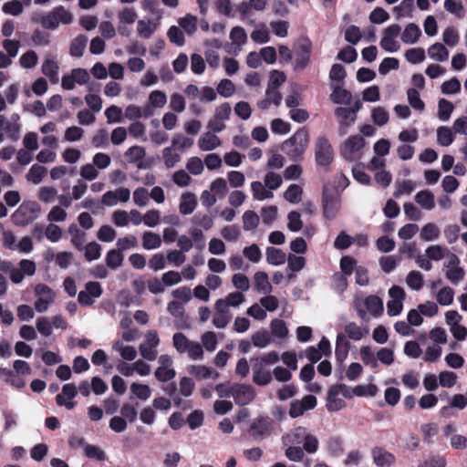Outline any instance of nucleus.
<instances>
[{"label": "nucleus", "mask_w": 467, "mask_h": 467, "mask_svg": "<svg viewBox=\"0 0 467 467\" xmlns=\"http://www.w3.org/2000/svg\"><path fill=\"white\" fill-rule=\"evenodd\" d=\"M281 441L285 457L292 462H301L306 452L314 454L319 448L317 437L303 426L289 430L282 436Z\"/></svg>", "instance_id": "obj_1"}, {"label": "nucleus", "mask_w": 467, "mask_h": 467, "mask_svg": "<svg viewBox=\"0 0 467 467\" xmlns=\"http://www.w3.org/2000/svg\"><path fill=\"white\" fill-rule=\"evenodd\" d=\"M0 270L8 275L13 284L19 285L26 276H33L36 274V265L30 259H21L17 265L9 261H3L0 263Z\"/></svg>", "instance_id": "obj_2"}, {"label": "nucleus", "mask_w": 467, "mask_h": 467, "mask_svg": "<svg viewBox=\"0 0 467 467\" xmlns=\"http://www.w3.org/2000/svg\"><path fill=\"white\" fill-rule=\"evenodd\" d=\"M71 11L63 5H57L45 13L40 18L41 26L48 30H56L60 26H67L73 22Z\"/></svg>", "instance_id": "obj_3"}, {"label": "nucleus", "mask_w": 467, "mask_h": 467, "mask_svg": "<svg viewBox=\"0 0 467 467\" xmlns=\"http://www.w3.org/2000/svg\"><path fill=\"white\" fill-rule=\"evenodd\" d=\"M309 142V134L300 129L282 145V150L292 160L299 159L306 151Z\"/></svg>", "instance_id": "obj_4"}, {"label": "nucleus", "mask_w": 467, "mask_h": 467, "mask_svg": "<svg viewBox=\"0 0 467 467\" xmlns=\"http://www.w3.org/2000/svg\"><path fill=\"white\" fill-rule=\"evenodd\" d=\"M40 212V205L36 202L25 201L12 213L11 221L17 226H26L36 220Z\"/></svg>", "instance_id": "obj_5"}, {"label": "nucleus", "mask_w": 467, "mask_h": 467, "mask_svg": "<svg viewBox=\"0 0 467 467\" xmlns=\"http://www.w3.org/2000/svg\"><path fill=\"white\" fill-rule=\"evenodd\" d=\"M22 132L20 116L13 113L10 117L0 114V143L10 140L17 141Z\"/></svg>", "instance_id": "obj_6"}, {"label": "nucleus", "mask_w": 467, "mask_h": 467, "mask_svg": "<svg viewBox=\"0 0 467 467\" xmlns=\"http://www.w3.org/2000/svg\"><path fill=\"white\" fill-rule=\"evenodd\" d=\"M366 145L365 140L360 135L348 137L340 145L339 150L342 157L348 161H354L361 159L363 149Z\"/></svg>", "instance_id": "obj_7"}, {"label": "nucleus", "mask_w": 467, "mask_h": 467, "mask_svg": "<svg viewBox=\"0 0 467 467\" xmlns=\"http://www.w3.org/2000/svg\"><path fill=\"white\" fill-rule=\"evenodd\" d=\"M362 303H364L368 312L375 317L381 315L383 312V302L379 297L376 296H369L363 301L360 296H356L354 299V307L356 308L358 317L363 320H367L368 317L367 311L362 307Z\"/></svg>", "instance_id": "obj_8"}, {"label": "nucleus", "mask_w": 467, "mask_h": 467, "mask_svg": "<svg viewBox=\"0 0 467 467\" xmlns=\"http://www.w3.org/2000/svg\"><path fill=\"white\" fill-rule=\"evenodd\" d=\"M34 294L36 298L34 308L38 313L46 312L56 298L55 291L45 284H37L34 287Z\"/></svg>", "instance_id": "obj_9"}, {"label": "nucleus", "mask_w": 467, "mask_h": 467, "mask_svg": "<svg viewBox=\"0 0 467 467\" xmlns=\"http://www.w3.org/2000/svg\"><path fill=\"white\" fill-rule=\"evenodd\" d=\"M160 337L156 330H148L144 334V341L140 345L139 350L142 358L153 361L157 358V348L160 345Z\"/></svg>", "instance_id": "obj_10"}, {"label": "nucleus", "mask_w": 467, "mask_h": 467, "mask_svg": "<svg viewBox=\"0 0 467 467\" xmlns=\"http://www.w3.org/2000/svg\"><path fill=\"white\" fill-rule=\"evenodd\" d=\"M157 368L154 376L161 382H167L173 379L176 376L173 358L169 354H161L157 358Z\"/></svg>", "instance_id": "obj_11"}, {"label": "nucleus", "mask_w": 467, "mask_h": 467, "mask_svg": "<svg viewBox=\"0 0 467 467\" xmlns=\"http://www.w3.org/2000/svg\"><path fill=\"white\" fill-rule=\"evenodd\" d=\"M462 317L455 310L445 313V323L452 337L458 341H463L467 337V327L462 325Z\"/></svg>", "instance_id": "obj_12"}, {"label": "nucleus", "mask_w": 467, "mask_h": 467, "mask_svg": "<svg viewBox=\"0 0 467 467\" xmlns=\"http://www.w3.org/2000/svg\"><path fill=\"white\" fill-rule=\"evenodd\" d=\"M316 161L320 166H328L334 159V151L329 140L319 137L315 144Z\"/></svg>", "instance_id": "obj_13"}, {"label": "nucleus", "mask_w": 467, "mask_h": 467, "mask_svg": "<svg viewBox=\"0 0 467 467\" xmlns=\"http://www.w3.org/2000/svg\"><path fill=\"white\" fill-rule=\"evenodd\" d=\"M401 31V27L393 24L389 26L383 31V36L380 40V47L387 52L395 53L400 50V45L397 40Z\"/></svg>", "instance_id": "obj_14"}, {"label": "nucleus", "mask_w": 467, "mask_h": 467, "mask_svg": "<svg viewBox=\"0 0 467 467\" xmlns=\"http://www.w3.org/2000/svg\"><path fill=\"white\" fill-rule=\"evenodd\" d=\"M389 297L387 313L390 317H396L402 311L405 291L400 286L393 285L389 290Z\"/></svg>", "instance_id": "obj_15"}, {"label": "nucleus", "mask_w": 467, "mask_h": 467, "mask_svg": "<svg viewBox=\"0 0 467 467\" xmlns=\"http://www.w3.org/2000/svg\"><path fill=\"white\" fill-rule=\"evenodd\" d=\"M225 395L233 397L239 405H246L254 399L255 391L250 385L235 384L228 389Z\"/></svg>", "instance_id": "obj_16"}, {"label": "nucleus", "mask_w": 467, "mask_h": 467, "mask_svg": "<svg viewBox=\"0 0 467 467\" xmlns=\"http://www.w3.org/2000/svg\"><path fill=\"white\" fill-rule=\"evenodd\" d=\"M229 39L230 43L226 47V51L231 55H238L247 42L245 29L239 26H234L230 31Z\"/></svg>", "instance_id": "obj_17"}, {"label": "nucleus", "mask_w": 467, "mask_h": 467, "mask_svg": "<svg viewBox=\"0 0 467 467\" xmlns=\"http://www.w3.org/2000/svg\"><path fill=\"white\" fill-rule=\"evenodd\" d=\"M444 267L446 268V278L450 282L457 284L463 279L464 270L460 266V259L455 254H449L444 262Z\"/></svg>", "instance_id": "obj_18"}, {"label": "nucleus", "mask_w": 467, "mask_h": 467, "mask_svg": "<svg viewBox=\"0 0 467 467\" xmlns=\"http://www.w3.org/2000/svg\"><path fill=\"white\" fill-rule=\"evenodd\" d=\"M273 429V420L265 417L254 420L251 424L250 431L252 436L255 439H265L272 433Z\"/></svg>", "instance_id": "obj_19"}, {"label": "nucleus", "mask_w": 467, "mask_h": 467, "mask_svg": "<svg viewBox=\"0 0 467 467\" xmlns=\"http://www.w3.org/2000/svg\"><path fill=\"white\" fill-rule=\"evenodd\" d=\"M102 294V289L98 282H88L85 285V290L78 294V302L82 306L92 305L96 298H99Z\"/></svg>", "instance_id": "obj_20"}, {"label": "nucleus", "mask_w": 467, "mask_h": 467, "mask_svg": "<svg viewBox=\"0 0 467 467\" xmlns=\"http://www.w3.org/2000/svg\"><path fill=\"white\" fill-rule=\"evenodd\" d=\"M339 194L332 193L325 187L323 192V209L324 215L327 219H333L336 216L339 208Z\"/></svg>", "instance_id": "obj_21"}, {"label": "nucleus", "mask_w": 467, "mask_h": 467, "mask_svg": "<svg viewBox=\"0 0 467 467\" xmlns=\"http://www.w3.org/2000/svg\"><path fill=\"white\" fill-rule=\"evenodd\" d=\"M130 198V192L127 188H118L115 191H109L102 195L101 202L106 206H114L119 202H127Z\"/></svg>", "instance_id": "obj_22"}, {"label": "nucleus", "mask_w": 467, "mask_h": 467, "mask_svg": "<svg viewBox=\"0 0 467 467\" xmlns=\"http://www.w3.org/2000/svg\"><path fill=\"white\" fill-rule=\"evenodd\" d=\"M335 113L340 125V133L346 134L348 129L356 121V110L348 108H337Z\"/></svg>", "instance_id": "obj_23"}, {"label": "nucleus", "mask_w": 467, "mask_h": 467, "mask_svg": "<svg viewBox=\"0 0 467 467\" xmlns=\"http://www.w3.org/2000/svg\"><path fill=\"white\" fill-rule=\"evenodd\" d=\"M161 14L155 18L140 19L137 23V32L143 38H150L158 29Z\"/></svg>", "instance_id": "obj_24"}, {"label": "nucleus", "mask_w": 467, "mask_h": 467, "mask_svg": "<svg viewBox=\"0 0 467 467\" xmlns=\"http://www.w3.org/2000/svg\"><path fill=\"white\" fill-rule=\"evenodd\" d=\"M215 313L213 317V325L217 328H223L232 319L230 309L225 308L223 303L215 302Z\"/></svg>", "instance_id": "obj_25"}, {"label": "nucleus", "mask_w": 467, "mask_h": 467, "mask_svg": "<svg viewBox=\"0 0 467 467\" xmlns=\"http://www.w3.org/2000/svg\"><path fill=\"white\" fill-rule=\"evenodd\" d=\"M371 454L377 467H391L396 462L394 454L380 447L373 449Z\"/></svg>", "instance_id": "obj_26"}, {"label": "nucleus", "mask_w": 467, "mask_h": 467, "mask_svg": "<svg viewBox=\"0 0 467 467\" xmlns=\"http://www.w3.org/2000/svg\"><path fill=\"white\" fill-rule=\"evenodd\" d=\"M112 349L127 361H132L137 358V349L130 345L123 342V339H116L112 344Z\"/></svg>", "instance_id": "obj_27"}, {"label": "nucleus", "mask_w": 467, "mask_h": 467, "mask_svg": "<svg viewBox=\"0 0 467 467\" xmlns=\"http://www.w3.org/2000/svg\"><path fill=\"white\" fill-rule=\"evenodd\" d=\"M197 144L202 150L211 151L221 145V140L217 135L208 131L200 136Z\"/></svg>", "instance_id": "obj_28"}, {"label": "nucleus", "mask_w": 467, "mask_h": 467, "mask_svg": "<svg viewBox=\"0 0 467 467\" xmlns=\"http://www.w3.org/2000/svg\"><path fill=\"white\" fill-rule=\"evenodd\" d=\"M187 372L199 379H216L218 373L212 368L203 365H190L187 367Z\"/></svg>", "instance_id": "obj_29"}, {"label": "nucleus", "mask_w": 467, "mask_h": 467, "mask_svg": "<svg viewBox=\"0 0 467 467\" xmlns=\"http://www.w3.org/2000/svg\"><path fill=\"white\" fill-rule=\"evenodd\" d=\"M197 206V198L192 192H183L180 198L179 211L182 214L188 215L193 213Z\"/></svg>", "instance_id": "obj_30"}, {"label": "nucleus", "mask_w": 467, "mask_h": 467, "mask_svg": "<svg viewBox=\"0 0 467 467\" xmlns=\"http://www.w3.org/2000/svg\"><path fill=\"white\" fill-rule=\"evenodd\" d=\"M42 73L56 84L58 82L59 67L57 63L50 57H47L42 64Z\"/></svg>", "instance_id": "obj_31"}, {"label": "nucleus", "mask_w": 467, "mask_h": 467, "mask_svg": "<svg viewBox=\"0 0 467 467\" xmlns=\"http://www.w3.org/2000/svg\"><path fill=\"white\" fill-rule=\"evenodd\" d=\"M254 283L259 293L268 295L272 292V285L269 282L268 275L263 271H257L254 275Z\"/></svg>", "instance_id": "obj_32"}, {"label": "nucleus", "mask_w": 467, "mask_h": 467, "mask_svg": "<svg viewBox=\"0 0 467 467\" xmlns=\"http://www.w3.org/2000/svg\"><path fill=\"white\" fill-rule=\"evenodd\" d=\"M251 191L254 199L256 201H265L274 197V193L269 191L265 182L263 183L259 181L251 182Z\"/></svg>", "instance_id": "obj_33"}, {"label": "nucleus", "mask_w": 467, "mask_h": 467, "mask_svg": "<svg viewBox=\"0 0 467 467\" xmlns=\"http://www.w3.org/2000/svg\"><path fill=\"white\" fill-rule=\"evenodd\" d=\"M428 56L436 62H445L449 58V51L441 43H434L428 50Z\"/></svg>", "instance_id": "obj_34"}, {"label": "nucleus", "mask_w": 467, "mask_h": 467, "mask_svg": "<svg viewBox=\"0 0 467 467\" xmlns=\"http://www.w3.org/2000/svg\"><path fill=\"white\" fill-rule=\"evenodd\" d=\"M415 202L424 210L431 211L435 206L434 194L429 190H422L416 193Z\"/></svg>", "instance_id": "obj_35"}, {"label": "nucleus", "mask_w": 467, "mask_h": 467, "mask_svg": "<svg viewBox=\"0 0 467 467\" xmlns=\"http://www.w3.org/2000/svg\"><path fill=\"white\" fill-rule=\"evenodd\" d=\"M130 388L132 396L142 401L148 400L152 395V389L148 384L132 382Z\"/></svg>", "instance_id": "obj_36"}, {"label": "nucleus", "mask_w": 467, "mask_h": 467, "mask_svg": "<svg viewBox=\"0 0 467 467\" xmlns=\"http://www.w3.org/2000/svg\"><path fill=\"white\" fill-rule=\"evenodd\" d=\"M345 332L349 339L359 341L368 334V329L355 322H349L345 326Z\"/></svg>", "instance_id": "obj_37"}, {"label": "nucleus", "mask_w": 467, "mask_h": 467, "mask_svg": "<svg viewBox=\"0 0 467 467\" xmlns=\"http://www.w3.org/2000/svg\"><path fill=\"white\" fill-rule=\"evenodd\" d=\"M421 36V31L419 26L416 24L410 23L406 26L405 29L401 33V40L408 45L415 44L420 36Z\"/></svg>", "instance_id": "obj_38"}, {"label": "nucleus", "mask_w": 467, "mask_h": 467, "mask_svg": "<svg viewBox=\"0 0 467 467\" xmlns=\"http://www.w3.org/2000/svg\"><path fill=\"white\" fill-rule=\"evenodd\" d=\"M167 103V96L161 90H153L149 94L146 110L150 109H162Z\"/></svg>", "instance_id": "obj_39"}, {"label": "nucleus", "mask_w": 467, "mask_h": 467, "mask_svg": "<svg viewBox=\"0 0 467 467\" xmlns=\"http://www.w3.org/2000/svg\"><path fill=\"white\" fill-rule=\"evenodd\" d=\"M349 342L344 334H338L336 339L335 354L337 361L343 362L348 354Z\"/></svg>", "instance_id": "obj_40"}, {"label": "nucleus", "mask_w": 467, "mask_h": 467, "mask_svg": "<svg viewBox=\"0 0 467 467\" xmlns=\"http://www.w3.org/2000/svg\"><path fill=\"white\" fill-rule=\"evenodd\" d=\"M251 39L259 45L268 43L270 41V32L265 24L257 25L250 35Z\"/></svg>", "instance_id": "obj_41"}, {"label": "nucleus", "mask_w": 467, "mask_h": 467, "mask_svg": "<svg viewBox=\"0 0 467 467\" xmlns=\"http://www.w3.org/2000/svg\"><path fill=\"white\" fill-rule=\"evenodd\" d=\"M266 261L272 265H281L286 261V254L280 249L275 247H267L265 250Z\"/></svg>", "instance_id": "obj_42"}, {"label": "nucleus", "mask_w": 467, "mask_h": 467, "mask_svg": "<svg viewBox=\"0 0 467 467\" xmlns=\"http://www.w3.org/2000/svg\"><path fill=\"white\" fill-rule=\"evenodd\" d=\"M351 93L343 88L340 85H335L330 94L331 100L336 104L348 105L351 102Z\"/></svg>", "instance_id": "obj_43"}, {"label": "nucleus", "mask_w": 467, "mask_h": 467, "mask_svg": "<svg viewBox=\"0 0 467 467\" xmlns=\"http://www.w3.org/2000/svg\"><path fill=\"white\" fill-rule=\"evenodd\" d=\"M162 159L166 168L171 169L175 167L177 163L181 161V156L176 151V148L171 145L170 147H166L163 149Z\"/></svg>", "instance_id": "obj_44"}, {"label": "nucleus", "mask_w": 467, "mask_h": 467, "mask_svg": "<svg viewBox=\"0 0 467 467\" xmlns=\"http://www.w3.org/2000/svg\"><path fill=\"white\" fill-rule=\"evenodd\" d=\"M161 245V236L153 232H144L142 235V246L146 250H154Z\"/></svg>", "instance_id": "obj_45"}, {"label": "nucleus", "mask_w": 467, "mask_h": 467, "mask_svg": "<svg viewBox=\"0 0 467 467\" xmlns=\"http://www.w3.org/2000/svg\"><path fill=\"white\" fill-rule=\"evenodd\" d=\"M440 234V228L435 223H429L421 228L420 237L425 242H431L437 240Z\"/></svg>", "instance_id": "obj_46"}, {"label": "nucleus", "mask_w": 467, "mask_h": 467, "mask_svg": "<svg viewBox=\"0 0 467 467\" xmlns=\"http://www.w3.org/2000/svg\"><path fill=\"white\" fill-rule=\"evenodd\" d=\"M47 173V171L45 167L38 164H34L29 169L26 177L28 182L34 184H39Z\"/></svg>", "instance_id": "obj_47"}, {"label": "nucleus", "mask_w": 467, "mask_h": 467, "mask_svg": "<svg viewBox=\"0 0 467 467\" xmlns=\"http://www.w3.org/2000/svg\"><path fill=\"white\" fill-rule=\"evenodd\" d=\"M451 253L448 248L441 245H431L425 250L426 256L434 261H440L442 258L447 259Z\"/></svg>", "instance_id": "obj_48"}, {"label": "nucleus", "mask_w": 467, "mask_h": 467, "mask_svg": "<svg viewBox=\"0 0 467 467\" xmlns=\"http://www.w3.org/2000/svg\"><path fill=\"white\" fill-rule=\"evenodd\" d=\"M437 302L443 306H451L454 299V291L450 286H443L436 293Z\"/></svg>", "instance_id": "obj_49"}, {"label": "nucleus", "mask_w": 467, "mask_h": 467, "mask_svg": "<svg viewBox=\"0 0 467 467\" xmlns=\"http://www.w3.org/2000/svg\"><path fill=\"white\" fill-rule=\"evenodd\" d=\"M178 24L188 35H192L197 30V17L191 14L179 18Z\"/></svg>", "instance_id": "obj_50"}, {"label": "nucleus", "mask_w": 467, "mask_h": 467, "mask_svg": "<svg viewBox=\"0 0 467 467\" xmlns=\"http://www.w3.org/2000/svg\"><path fill=\"white\" fill-rule=\"evenodd\" d=\"M437 141L443 147L450 146L454 141V132L450 128L445 126L438 128Z\"/></svg>", "instance_id": "obj_51"}, {"label": "nucleus", "mask_w": 467, "mask_h": 467, "mask_svg": "<svg viewBox=\"0 0 467 467\" xmlns=\"http://www.w3.org/2000/svg\"><path fill=\"white\" fill-rule=\"evenodd\" d=\"M146 156V150L141 146H132L125 152L126 160L130 163L140 162Z\"/></svg>", "instance_id": "obj_52"}, {"label": "nucleus", "mask_w": 467, "mask_h": 467, "mask_svg": "<svg viewBox=\"0 0 467 467\" xmlns=\"http://www.w3.org/2000/svg\"><path fill=\"white\" fill-rule=\"evenodd\" d=\"M406 284L412 290H420L424 285L422 274L419 271H410L406 276Z\"/></svg>", "instance_id": "obj_53"}, {"label": "nucleus", "mask_w": 467, "mask_h": 467, "mask_svg": "<svg viewBox=\"0 0 467 467\" xmlns=\"http://www.w3.org/2000/svg\"><path fill=\"white\" fill-rule=\"evenodd\" d=\"M359 355H360V359L362 360V362L365 365L369 366L373 368H378L379 364H378L377 358L375 356L374 351L372 350V348L370 347H368V346L361 347L360 350H359Z\"/></svg>", "instance_id": "obj_54"}, {"label": "nucleus", "mask_w": 467, "mask_h": 467, "mask_svg": "<svg viewBox=\"0 0 467 467\" xmlns=\"http://www.w3.org/2000/svg\"><path fill=\"white\" fill-rule=\"evenodd\" d=\"M389 119V114L388 110L383 107H375L371 111V119L373 123L377 126L385 125Z\"/></svg>", "instance_id": "obj_55"}, {"label": "nucleus", "mask_w": 467, "mask_h": 467, "mask_svg": "<svg viewBox=\"0 0 467 467\" xmlns=\"http://www.w3.org/2000/svg\"><path fill=\"white\" fill-rule=\"evenodd\" d=\"M272 342L271 335L266 330H260L252 336V343L254 347L264 348Z\"/></svg>", "instance_id": "obj_56"}, {"label": "nucleus", "mask_w": 467, "mask_h": 467, "mask_svg": "<svg viewBox=\"0 0 467 467\" xmlns=\"http://www.w3.org/2000/svg\"><path fill=\"white\" fill-rule=\"evenodd\" d=\"M454 106L445 99H441L438 102V117L441 121H447L453 112Z\"/></svg>", "instance_id": "obj_57"}, {"label": "nucleus", "mask_w": 467, "mask_h": 467, "mask_svg": "<svg viewBox=\"0 0 467 467\" xmlns=\"http://www.w3.org/2000/svg\"><path fill=\"white\" fill-rule=\"evenodd\" d=\"M217 302H222L225 308L230 309L231 306L237 307L244 302V296L240 292H232L227 295L223 299H218Z\"/></svg>", "instance_id": "obj_58"}, {"label": "nucleus", "mask_w": 467, "mask_h": 467, "mask_svg": "<svg viewBox=\"0 0 467 467\" xmlns=\"http://www.w3.org/2000/svg\"><path fill=\"white\" fill-rule=\"evenodd\" d=\"M209 190L214 195L223 197L228 192L227 181L222 177H218L211 182Z\"/></svg>", "instance_id": "obj_59"}, {"label": "nucleus", "mask_w": 467, "mask_h": 467, "mask_svg": "<svg viewBox=\"0 0 467 467\" xmlns=\"http://www.w3.org/2000/svg\"><path fill=\"white\" fill-rule=\"evenodd\" d=\"M404 56L409 63L420 64L425 60V50L421 47L410 48Z\"/></svg>", "instance_id": "obj_60"}, {"label": "nucleus", "mask_w": 467, "mask_h": 467, "mask_svg": "<svg viewBox=\"0 0 467 467\" xmlns=\"http://www.w3.org/2000/svg\"><path fill=\"white\" fill-rule=\"evenodd\" d=\"M88 42V37L85 36H77L71 43L70 55L79 57L83 55Z\"/></svg>", "instance_id": "obj_61"}, {"label": "nucleus", "mask_w": 467, "mask_h": 467, "mask_svg": "<svg viewBox=\"0 0 467 467\" xmlns=\"http://www.w3.org/2000/svg\"><path fill=\"white\" fill-rule=\"evenodd\" d=\"M192 343L186 336L181 332H177L172 337V344L174 348L181 354H184L187 351L190 344Z\"/></svg>", "instance_id": "obj_62"}, {"label": "nucleus", "mask_w": 467, "mask_h": 467, "mask_svg": "<svg viewBox=\"0 0 467 467\" xmlns=\"http://www.w3.org/2000/svg\"><path fill=\"white\" fill-rule=\"evenodd\" d=\"M442 40L449 47H455L460 41L458 30L453 26H448L442 33Z\"/></svg>", "instance_id": "obj_63"}, {"label": "nucleus", "mask_w": 467, "mask_h": 467, "mask_svg": "<svg viewBox=\"0 0 467 467\" xmlns=\"http://www.w3.org/2000/svg\"><path fill=\"white\" fill-rule=\"evenodd\" d=\"M446 460L443 456L441 455H432L422 462H420L418 467H445Z\"/></svg>", "instance_id": "obj_64"}]
</instances>
